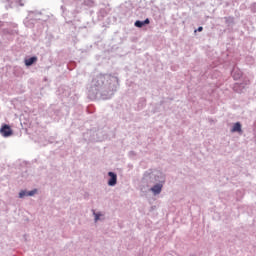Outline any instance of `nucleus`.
Wrapping results in <instances>:
<instances>
[{
    "label": "nucleus",
    "mask_w": 256,
    "mask_h": 256,
    "mask_svg": "<svg viewBox=\"0 0 256 256\" xmlns=\"http://www.w3.org/2000/svg\"><path fill=\"white\" fill-rule=\"evenodd\" d=\"M60 6L66 23H73V19L87 7H95V0H62Z\"/></svg>",
    "instance_id": "f03ea898"
},
{
    "label": "nucleus",
    "mask_w": 256,
    "mask_h": 256,
    "mask_svg": "<svg viewBox=\"0 0 256 256\" xmlns=\"http://www.w3.org/2000/svg\"><path fill=\"white\" fill-rule=\"evenodd\" d=\"M151 23V20L149 18H146L144 21L136 20L134 25L135 27H138V29H142V27H145V25H149Z\"/></svg>",
    "instance_id": "1a4fd4ad"
},
{
    "label": "nucleus",
    "mask_w": 256,
    "mask_h": 256,
    "mask_svg": "<svg viewBox=\"0 0 256 256\" xmlns=\"http://www.w3.org/2000/svg\"><path fill=\"white\" fill-rule=\"evenodd\" d=\"M28 191L27 190H22L19 192V198L23 199V197H28L27 195Z\"/></svg>",
    "instance_id": "4468645a"
},
{
    "label": "nucleus",
    "mask_w": 256,
    "mask_h": 256,
    "mask_svg": "<svg viewBox=\"0 0 256 256\" xmlns=\"http://www.w3.org/2000/svg\"><path fill=\"white\" fill-rule=\"evenodd\" d=\"M231 133H243V129L241 126V122H236L232 129H231Z\"/></svg>",
    "instance_id": "9d476101"
},
{
    "label": "nucleus",
    "mask_w": 256,
    "mask_h": 256,
    "mask_svg": "<svg viewBox=\"0 0 256 256\" xmlns=\"http://www.w3.org/2000/svg\"><path fill=\"white\" fill-rule=\"evenodd\" d=\"M151 3H155V0H152Z\"/></svg>",
    "instance_id": "412c9836"
},
{
    "label": "nucleus",
    "mask_w": 256,
    "mask_h": 256,
    "mask_svg": "<svg viewBox=\"0 0 256 256\" xmlns=\"http://www.w3.org/2000/svg\"><path fill=\"white\" fill-rule=\"evenodd\" d=\"M165 179V174H163V172L149 169L143 174L142 184L147 185V187H151V185H155L156 183H159Z\"/></svg>",
    "instance_id": "7ed1b4c3"
},
{
    "label": "nucleus",
    "mask_w": 256,
    "mask_h": 256,
    "mask_svg": "<svg viewBox=\"0 0 256 256\" xmlns=\"http://www.w3.org/2000/svg\"><path fill=\"white\" fill-rule=\"evenodd\" d=\"M252 11H253L254 13H256V3H254V4L252 5Z\"/></svg>",
    "instance_id": "aec40b11"
},
{
    "label": "nucleus",
    "mask_w": 256,
    "mask_h": 256,
    "mask_svg": "<svg viewBox=\"0 0 256 256\" xmlns=\"http://www.w3.org/2000/svg\"><path fill=\"white\" fill-rule=\"evenodd\" d=\"M70 95H71V91L69 90V87H66L62 92V97H69Z\"/></svg>",
    "instance_id": "f8f14e48"
},
{
    "label": "nucleus",
    "mask_w": 256,
    "mask_h": 256,
    "mask_svg": "<svg viewBox=\"0 0 256 256\" xmlns=\"http://www.w3.org/2000/svg\"><path fill=\"white\" fill-rule=\"evenodd\" d=\"M133 153H135V152H133V151L130 152V154H133Z\"/></svg>",
    "instance_id": "4be33fe9"
},
{
    "label": "nucleus",
    "mask_w": 256,
    "mask_h": 256,
    "mask_svg": "<svg viewBox=\"0 0 256 256\" xmlns=\"http://www.w3.org/2000/svg\"><path fill=\"white\" fill-rule=\"evenodd\" d=\"M231 75L235 81H239L240 77H243V72L239 70V68H233L231 71Z\"/></svg>",
    "instance_id": "6e6552de"
},
{
    "label": "nucleus",
    "mask_w": 256,
    "mask_h": 256,
    "mask_svg": "<svg viewBox=\"0 0 256 256\" xmlns=\"http://www.w3.org/2000/svg\"><path fill=\"white\" fill-rule=\"evenodd\" d=\"M0 135H2V137H11L13 135V130L11 129V126H9L8 124L2 125V127L0 128Z\"/></svg>",
    "instance_id": "39448f33"
},
{
    "label": "nucleus",
    "mask_w": 256,
    "mask_h": 256,
    "mask_svg": "<svg viewBox=\"0 0 256 256\" xmlns=\"http://www.w3.org/2000/svg\"><path fill=\"white\" fill-rule=\"evenodd\" d=\"M24 63L26 67H31L32 65H35V63H37V56H32L28 59H25Z\"/></svg>",
    "instance_id": "9b49d317"
},
{
    "label": "nucleus",
    "mask_w": 256,
    "mask_h": 256,
    "mask_svg": "<svg viewBox=\"0 0 256 256\" xmlns=\"http://www.w3.org/2000/svg\"><path fill=\"white\" fill-rule=\"evenodd\" d=\"M108 177H110L108 179V186L115 187V185H117V173L110 171L108 172Z\"/></svg>",
    "instance_id": "423d86ee"
},
{
    "label": "nucleus",
    "mask_w": 256,
    "mask_h": 256,
    "mask_svg": "<svg viewBox=\"0 0 256 256\" xmlns=\"http://www.w3.org/2000/svg\"><path fill=\"white\" fill-rule=\"evenodd\" d=\"M10 9H13L14 7H24L23 0H8Z\"/></svg>",
    "instance_id": "0eeeda50"
},
{
    "label": "nucleus",
    "mask_w": 256,
    "mask_h": 256,
    "mask_svg": "<svg viewBox=\"0 0 256 256\" xmlns=\"http://www.w3.org/2000/svg\"><path fill=\"white\" fill-rule=\"evenodd\" d=\"M238 87L243 88L244 86H243V84H235V86H234L235 91H237Z\"/></svg>",
    "instance_id": "a211bd4d"
},
{
    "label": "nucleus",
    "mask_w": 256,
    "mask_h": 256,
    "mask_svg": "<svg viewBox=\"0 0 256 256\" xmlns=\"http://www.w3.org/2000/svg\"><path fill=\"white\" fill-rule=\"evenodd\" d=\"M165 181L166 179L160 180L156 184H152L153 186L150 188V191L153 193V195L161 194V192L163 191V186L165 185Z\"/></svg>",
    "instance_id": "20e7f679"
},
{
    "label": "nucleus",
    "mask_w": 256,
    "mask_h": 256,
    "mask_svg": "<svg viewBox=\"0 0 256 256\" xmlns=\"http://www.w3.org/2000/svg\"><path fill=\"white\" fill-rule=\"evenodd\" d=\"M37 193V188L31 190V191H28L27 195L28 197H33L34 195H36Z\"/></svg>",
    "instance_id": "2eb2a0df"
},
{
    "label": "nucleus",
    "mask_w": 256,
    "mask_h": 256,
    "mask_svg": "<svg viewBox=\"0 0 256 256\" xmlns=\"http://www.w3.org/2000/svg\"><path fill=\"white\" fill-rule=\"evenodd\" d=\"M197 31H198L199 33H201V31H203V27H202V26L198 27L197 30H195V33H197Z\"/></svg>",
    "instance_id": "6ab92c4d"
},
{
    "label": "nucleus",
    "mask_w": 256,
    "mask_h": 256,
    "mask_svg": "<svg viewBox=\"0 0 256 256\" xmlns=\"http://www.w3.org/2000/svg\"><path fill=\"white\" fill-rule=\"evenodd\" d=\"M93 215H94V217H95V218H94V221H95V223H97V221H99V220L101 219V215H102V214H101V212H97V213L94 212Z\"/></svg>",
    "instance_id": "ddd939ff"
},
{
    "label": "nucleus",
    "mask_w": 256,
    "mask_h": 256,
    "mask_svg": "<svg viewBox=\"0 0 256 256\" xmlns=\"http://www.w3.org/2000/svg\"><path fill=\"white\" fill-rule=\"evenodd\" d=\"M224 19H225L226 23H233L232 17H225Z\"/></svg>",
    "instance_id": "f3484780"
},
{
    "label": "nucleus",
    "mask_w": 256,
    "mask_h": 256,
    "mask_svg": "<svg viewBox=\"0 0 256 256\" xmlns=\"http://www.w3.org/2000/svg\"><path fill=\"white\" fill-rule=\"evenodd\" d=\"M5 33H8L9 35H15V33H18L17 30H5Z\"/></svg>",
    "instance_id": "dca6fc26"
},
{
    "label": "nucleus",
    "mask_w": 256,
    "mask_h": 256,
    "mask_svg": "<svg viewBox=\"0 0 256 256\" xmlns=\"http://www.w3.org/2000/svg\"><path fill=\"white\" fill-rule=\"evenodd\" d=\"M1 23H2V22H0V25H2Z\"/></svg>",
    "instance_id": "5701e85b"
},
{
    "label": "nucleus",
    "mask_w": 256,
    "mask_h": 256,
    "mask_svg": "<svg viewBox=\"0 0 256 256\" xmlns=\"http://www.w3.org/2000/svg\"><path fill=\"white\" fill-rule=\"evenodd\" d=\"M119 89V78L111 74L96 75L88 87L89 99H111Z\"/></svg>",
    "instance_id": "f257e3e1"
}]
</instances>
